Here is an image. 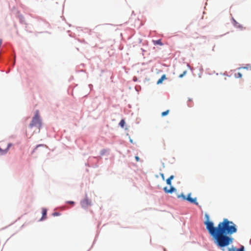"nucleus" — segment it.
<instances>
[{
    "label": "nucleus",
    "mask_w": 251,
    "mask_h": 251,
    "mask_svg": "<svg viewBox=\"0 0 251 251\" xmlns=\"http://www.w3.org/2000/svg\"><path fill=\"white\" fill-rule=\"evenodd\" d=\"M237 231L236 225L232 221L225 218L220 222L212 234L211 237L214 243L222 251L232 244L233 238L231 236Z\"/></svg>",
    "instance_id": "f257e3e1"
},
{
    "label": "nucleus",
    "mask_w": 251,
    "mask_h": 251,
    "mask_svg": "<svg viewBox=\"0 0 251 251\" xmlns=\"http://www.w3.org/2000/svg\"><path fill=\"white\" fill-rule=\"evenodd\" d=\"M205 218L206 220L204 222V224L206 226V229L208 231V233L211 237L216 228V226H214V223L209 220V216L208 214L206 213L205 214Z\"/></svg>",
    "instance_id": "f03ea898"
},
{
    "label": "nucleus",
    "mask_w": 251,
    "mask_h": 251,
    "mask_svg": "<svg viewBox=\"0 0 251 251\" xmlns=\"http://www.w3.org/2000/svg\"><path fill=\"white\" fill-rule=\"evenodd\" d=\"M33 126H37L39 129H40L42 127V121L40 118L38 112H36L32 118L31 122L29 125V127L31 128Z\"/></svg>",
    "instance_id": "7ed1b4c3"
},
{
    "label": "nucleus",
    "mask_w": 251,
    "mask_h": 251,
    "mask_svg": "<svg viewBox=\"0 0 251 251\" xmlns=\"http://www.w3.org/2000/svg\"><path fill=\"white\" fill-rule=\"evenodd\" d=\"M80 204L84 209L87 208L89 206L91 205V201L88 199L87 195H86L85 198L80 201Z\"/></svg>",
    "instance_id": "20e7f679"
},
{
    "label": "nucleus",
    "mask_w": 251,
    "mask_h": 251,
    "mask_svg": "<svg viewBox=\"0 0 251 251\" xmlns=\"http://www.w3.org/2000/svg\"><path fill=\"white\" fill-rule=\"evenodd\" d=\"M170 186V189H168L167 187H165L163 188L164 191L167 194H172L173 193L176 192V189L174 186L171 185Z\"/></svg>",
    "instance_id": "39448f33"
},
{
    "label": "nucleus",
    "mask_w": 251,
    "mask_h": 251,
    "mask_svg": "<svg viewBox=\"0 0 251 251\" xmlns=\"http://www.w3.org/2000/svg\"><path fill=\"white\" fill-rule=\"evenodd\" d=\"M228 251H245V247L243 245H241L239 248H236L234 247L233 246H232L231 248H228Z\"/></svg>",
    "instance_id": "423d86ee"
},
{
    "label": "nucleus",
    "mask_w": 251,
    "mask_h": 251,
    "mask_svg": "<svg viewBox=\"0 0 251 251\" xmlns=\"http://www.w3.org/2000/svg\"><path fill=\"white\" fill-rule=\"evenodd\" d=\"M42 214V216L41 219L39 220V221H43L47 218V209L45 208H43Z\"/></svg>",
    "instance_id": "0eeeda50"
},
{
    "label": "nucleus",
    "mask_w": 251,
    "mask_h": 251,
    "mask_svg": "<svg viewBox=\"0 0 251 251\" xmlns=\"http://www.w3.org/2000/svg\"><path fill=\"white\" fill-rule=\"evenodd\" d=\"M167 78H166V76L165 75H163L161 77L157 80V84H161L163 81L165 80V79H166Z\"/></svg>",
    "instance_id": "6e6552de"
},
{
    "label": "nucleus",
    "mask_w": 251,
    "mask_h": 251,
    "mask_svg": "<svg viewBox=\"0 0 251 251\" xmlns=\"http://www.w3.org/2000/svg\"><path fill=\"white\" fill-rule=\"evenodd\" d=\"M233 24L235 27L238 28L243 29V26L242 25L239 24L238 22H237L233 18L232 19Z\"/></svg>",
    "instance_id": "1a4fd4ad"
},
{
    "label": "nucleus",
    "mask_w": 251,
    "mask_h": 251,
    "mask_svg": "<svg viewBox=\"0 0 251 251\" xmlns=\"http://www.w3.org/2000/svg\"><path fill=\"white\" fill-rule=\"evenodd\" d=\"M191 203L195 204L196 205H198L199 203L197 201V198H191L188 201Z\"/></svg>",
    "instance_id": "9d476101"
},
{
    "label": "nucleus",
    "mask_w": 251,
    "mask_h": 251,
    "mask_svg": "<svg viewBox=\"0 0 251 251\" xmlns=\"http://www.w3.org/2000/svg\"><path fill=\"white\" fill-rule=\"evenodd\" d=\"M174 176L173 175L171 176L169 178H168L166 180V183L168 185H172V180L174 179Z\"/></svg>",
    "instance_id": "9b49d317"
},
{
    "label": "nucleus",
    "mask_w": 251,
    "mask_h": 251,
    "mask_svg": "<svg viewBox=\"0 0 251 251\" xmlns=\"http://www.w3.org/2000/svg\"><path fill=\"white\" fill-rule=\"evenodd\" d=\"M13 55V58H9V61H11L12 66L13 67L16 63V55L15 53L12 54Z\"/></svg>",
    "instance_id": "f8f14e48"
},
{
    "label": "nucleus",
    "mask_w": 251,
    "mask_h": 251,
    "mask_svg": "<svg viewBox=\"0 0 251 251\" xmlns=\"http://www.w3.org/2000/svg\"><path fill=\"white\" fill-rule=\"evenodd\" d=\"M18 18L20 21V22L21 24H25V18L22 15H21V14L19 15Z\"/></svg>",
    "instance_id": "ddd939ff"
},
{
    "label": "nucleus",
    "mask_w": 251,
    "mask_h": 251,
    "mask_svg": "<svg viewBox=\"0 0 251 251\" xmlns=\"http://www.w3.org/2000/svg\"><path fill=\"white\" fill-rule=\"evenodd\" d=\"M7 151L5 149L3 150L0 148V155H3L7 153Z\"/></svg>",
    "instance_id": "4468645a"
},
{
    "label": "nucleus",
    "mask_w": 251,
    "mask_h": 251,
    "mask_svg": "<svg viewBox=\"0 0 251 251\" xmlns=\"http://www.w3.org/2000/svg\"><path fill=\"white\" fill-rule=\"evenodd\" d=\"M154 45H162L163 44L160 39H158L155 41H153Z\"/></svg>",
    "instance_id": "2eb2a0df"
},
{
    "label": "nucleus",
    "mask_w": 251,
    "mask_h": 251,
    "mask_svg": "<svg viewBox=\"0 0 251 251\" xmlns=\"http://www.w3.org/2000/svg\"><path fill=\"white\" fill-rule=\"evenodd\" d=\"M126 123H125V121L124 119H122L121 120V121L120 122L119 125V126L122 127H124V126L125 125Z\"/></svg>",
    "instance_id": "dca6fc26"
},
{
    "label": "nucleus",
    "mask_w": 251,
    "mask_h": 251,
    "mask_svg": "<svg viewBox=\"0 0 251 251\" xmlns=\"http://www.w3.org/2000/svg\"><path fill=\"white\" fill-rule=\"evenodd\" d=\"M108 151V150L104 149L101 150L100 152V155L102 156L105 154L106 152Z\"/></svg>",
    "instance_id": "f3484780"
},
{
    "label": "nucleus",
    "mask_w": 251,
    "mask_h": 251,
    "mask_svg": "<svg viewBox=\"0 0 251 251\" xmlns=\"http://www.w3.org/2000/svg\"><path fill=\"white\" fill-rule=\"evenodd\" d=\"M169 112V110H166L165 111H164V112H162L161 116L162 117H164V116L167 115L168 114Z\"/></svg>",
    "instance_id": "a211bd4d"
},
{
    "label": "nucleus",
    "mask_w": 251,
    "mask_h": 251,
    "mask_svg": "<svg viewBox=\"0 0 251 251\" xmlns=\"http://www.w3.org/2000/svg\"><path fill=\"white\" fill-rule=\"evenodd\" d=\"M191 193L188 194L187 197H185V200H186L188 201H189V200L190 199V198H191Z\"/></svg>",
    "instance_id": "6ab92c4d"
},
{
    "label": "nucleus",
    "mask_w": 251,
    "mask_h": 251,
    "mask_svg": "<svg viewBox=\"0 0 251 251\" xmlns=\"http://www.w3.org/2000/svg\"><path fill=\"white\" fill-rule=\"evenodd\" d=\"M235 76L237 78H240L242 77V75L241 73H238L237 74H235Z\"/></svg>",
    "instance_id": "aec40b11"
},
{
    "label": "nucleus",
    "mask_w": 251,
    "mask_h": 251,
    "mask_svg": "<svg viewBox=\"0 0 251 251\" xmlns=\"http://www.w3.org/2000/svg\"><path fill=\"white\" fill-rule=\"evenodd\" d=\"M12 146V143H8V145H7V148L5 149V150H6L7 152H8L9 148Z\"/></svg>",
    "instance_id": "412c9836"
},
{
    "label": "nucleus",
    "mask_w": 251,
    "mask_h": 251,
    "mask_svg": "<svg viewBox=\"0 0 251 251\" xmlns=\"http://www.w3.org/2000/svg\"><path fill=\"white\" fill-rule=\"evenodd\" d=\"M45 145L44 144H39V145H37L35 148L34 149V150L33 151H35V150H36L38 148L40 147H44Z\"/></svg>",
    "instance_id": "4be33fe9"
},
{
    "label": "nucleus",
    "mask_w": 251,
    "mask_h": 251,
    "mask_svg": "<svg viewBox=\"0 0 251 251\" xmlns=\"http://www.w3.org/2000/svg\"><path fill=\"white\" fill-rule=\"evenodd\" d=\"M187 73V71H185L183 72V73L182 74H180L179 75V78H182Z\"/></svg>",
    "instance_id": "5701e85b"
},
{
    "label": "nucleus",
    "mask_w": 251,
    "mask_h": 251,
    "mask_svg": "<svg viewBox=\"0 0 251 251\" xmlns=\"http://www.w3.org/2000/svg\"><path fill=\"white\" fill-rule=\"evenodd\" d=\"M185 197L186 196L183 193H181L180 195H179L177 196L178 198H182L184 200H185Z\"/></svg>",
    "instance_id": "b1692460"
},
{
    "label": "nucleus",
    "mask_w": 251,
    "mask_h": 251,
    "mask_svg": "<svg viewBox=\"0 0 251 251\" xmlns=\"http://www.w3.org/2000/svg\"><path fill=\"white\" fill-rule=\"evenodd\" d=\"M249 68H251V66L250 64H247L246 66L243 67L242 68L244 69H248Z\"/></svg>",
    "instance_id": "393cba45"
},
{
    "label": "nucleus",
    "mask_w": 251,
    "mask_h": 251,
    "mask_svg": "<svg viewBox=\"0 0 251 251\" xmlns=\"http://www.w3.org/2000/svg\"><path fill=\"white\" fill-rule=\"evenodd\" d=\"M53 216H58L60 215V213L59 212H54L52 213Z\"/></svg>",
    "instance_id": "a878e982"
},
{
    "label": "nucleus",
    "mask_w": 251,
    "mask_h": 251,
    "mask_svg": "<svg viewBox=\"0 0 251 251\" xmlns=\"http://www.w3.org/2000/svg\"><path fill=\"white\" fill-rule=\"evenodd\" d=\"M66 203L71 204L72 205H74L75 204V202L74 201H67Z\"/></svg>",
    "instance_id": "bb28decb"
},
{
    "label": "nucleus",
    "mask_w": 251,
    "mask_h": 251,
    "mask_svg": "<svg viewBox=\"0 0 251 251\" xmlns=\"http://www.w3.org/2000/svg\"><path fill=\"white\" fill-rule=\"evenodd\" d=\"M135 158L137 161H139L140 160V158L138 156H136Z\"/></svg>",
    "instance_id": "cd10ccee"
},
{
    "label": "nucleus",
    "mask_w": 251,
    "mask_h": 251,
    "mask_svg": "<svg viewBox=\"0 0 251 251\" xmlns=\"http://www.w3.org/2000/svg\"><path fill=\"white\" fill-rule=\"evenodd\" d=\"M129 142H130L131 143H133V140H132L130 137H129Z\"/></svg>",
    "instance_id": "c85d7f7f"
},
{
    "label": "nucleus",
    "mask_w": 251,
    "mask_h": 251,
    "mask_svg": "<svg viewBox=\"0 0 251 251\" xmlns=\"http://www.w3.org/2000/svg\"><path fill=\"white\" fill-rule=\"evenodd\" d=\"M160 175L162 178L163 179H164V175L163 174H160Z\"/></svg>",
    "instance_id": "c756f323"
},
{
    "label": "nucleus",
    "mask_w": 251,
    "mask_h": 251,
    "mask_svg": "<svg viewBox=\"0 0 251 251\" xmlns=\"http://www.w3.org/2000/svg\"><path fill=\"white\" fill-rule=\"evenodd\" d=\"M98 160H99L100 159H101V157L100 156H98V157H96Z\"/></svg>",
    "instance_id": "7c9ffc66"
},
{
    "label": "nucleus",
    "mask_w": 251,
    "mask_h": 251,
    "mask_svg": "<svg viewBox=\"0 0 251 251\" xmlns=\"http://www.w3.org/2000/svg\"><path fill=\"white\" fill-rule=\"evenodd\" d=\"M92 87H93V85L92 84L89 85V87L90 88V89H91Z\"/></svg>",
    "instance_id": "2f4dec72"
},
{
    "label": "nucleus",
    "mask_w": 251,
    "mask_h": 251,
    "mask_svg": "<svg viewBox=\"0 0 251 251\" xmlns=\"http://www.w3.org/2000/svg\"><path fill=\"white\" fill-rule=\"evenodd\" d=\"M188 106H189V107H191V106H192V105H191L189 103H188Z\"/></svg>",
    "instance_id": "473e14b6"
},
{
    "label": "nucleus",
    "mask_w": 251,
    "mask_h": 251,
    "mask_svg": "<svg viewBox=\"0 0 251 251\" xmlns=\"http://www.w3.org/2000/svg\"><path fill=\"white\" fill-rule=\"evenodd\" d=\"M136 80H137V78L136 77L134 78V79H133L134 81H136Z\"/></svg>",
    "instance_id": "72a5a7b5"
},
{
    "label": "nucleus",
    "mask_w": 251,
    "mask_h": 251,
    "mask_svg": "<svg viewBox=\"0 0 251 251\" xmlns=\"http://www.w3.org/2000/svg\"><path fill=\"white\" fill-rule=\"evenodd\" d=\"M191 100H191V99H189L188 100V101H189H189H191Z\"/></svg>",
    "instance_id": "f704fd0d"
},
{
    "label": "nucleus",
    "mask_w": 251,
    "mask_h": 251,
    "mask_svg": "<svg viewBox=\"0 0 251 251\" xmlns=\"http://www.w3.org/2000/svg\"><path fill=\"white\" fill-rule=\"evenodd\" d=\"M164 251H166V249H164Z\"/></svg>",
    "instance_id": "c9c22d12"
}]
</instances>
